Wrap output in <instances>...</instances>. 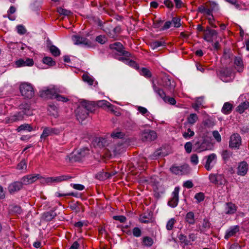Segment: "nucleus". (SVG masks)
<instances>
[{"label": "nucleus", "mask_w": 249, "mask_h": 249, "mask_svg": "<svg viewBox=\"0 0 249 249\" xmlns=\"http://www.w3.org/2000/svg\"><path fill=\"white\" fill-rule=\"evenodd\" d=\"M248 165L246 162L243 161L240 163L238 167V175L240 176H245L248 171Z\"/></svg>", "instance_id": "b1692460"}, {"label": "nucleus", "mask_w": 249, "mask_h": 249, "mask_svg": "<svg viewBox=\"0 0 249 249\" xmlns=\"http://www.w3.org/2000/svg\"><path fill=\"white\" fill-rule=\"evenodd\" d=\"M61 130L57 128L51 127H45L44 128L40 138L41 139H46L47 137L53 135H59Z\"/></svg>", "instance_id": "1a4fd4ad"}, {"label": "nucleus", "mask_w": 249, "mask_h": 249, "mask_svg": "<svg viewBox=\"0 0 249 249\" xmlns=\"http://www.w3.org/2000/svg\"><path fill=\"white\" fill-rule=\"evenodd\" d=\"M194 148L195 149V151L197 152H201L208 150L207 147L206 146L205 142H202L201 143L199 142H196L194 145Z\"/></svg>", "instance_id": "cd10ccee"}, {"label": "nucleus", "mask_w": 249, "mask_h": 249, "mask_svg": "<svg viewBox=\"0 0 249 249\" xmlns=\"http://www.w3.org/2000/svg\"><path fill=\"white\" fill-rule=\"evenodd\" d=\"M97 145L99 147H105L108 144L107 140L105 138H99L97 139Z\"/></svg>", "instance_id": "603ef678"}, {"label": "nucleus", "mask_w": 249, "mask_h": 249, "mask_svg": "<svg viewBox=\"0 0 249 249\" xmlns=\"http://www.w3.org/2000/svg\"><path fill=\"white\" fill-rule=\"evenodd\" d=\"M15 64L17 67H21L24 66H32L34 65L33 59L27 58L24 60L20 58L15 61Z\"/></svg>", "instance_id": "6ab92c4d"}, {"label": "nucleus", "mask_w": 249, "mask_h": 249, "mask_svg": "<svg viewBox=\"0 0 249 249\" xmlns=\"http://www.w3.org/2000/svg\"><path fill=\"white\" fill-rule=\"evenodd\" d=\"M96 108L98 107L102 108H107L112 111H114V106L106 100H100L97 101L96 103Z\"/></svg>", "instance_id": "4be33fe9"}, {"label": "nucleus", "mask_w": 249, "mask_h": 249, "mask_svg": "<svg viewBox=\"0 0 249 249\" xmlns=\"http://www.w3.org/2000/svg\"><path fill=\"white\" fill-rule=\"evenodd\" d=\"M42 62L49 67H53L56 65L55 61L53 60L52 57L49 56L44 57L42 58Z\"/></svg>", "instance_id": "f704fd0d"}, {"label": "nucleus", "mask_w": 249, "mask_h": 249, "mask_svg": "<svg viewBox=\"0 0 249 249\" xmlns=\"http://www.w3.org/2000/svg\"><path fill=\"white\" fill-rule=\"evenodd\" d=\"M19 90L22 96L25 98L31 99L35 94L33 86L29 83H21L19 86Z\"/></svg>", "instance_id": "7ed1b4c3"}, {"label": "nucleus", "mask_w": 249, "mask_h": 249, "mask_svg": "<svg viewBox=\"0 0 249 249\" xmlns=\"http://www.w3.org/2000/svg\"><path fill=\"white\" fill-rule=\"evenodd\" d=\"M27 168V162L25 159H23L18 164L17 169L18 170H22Z\"/></svg>", "instance_id": "13d9d810"}, {"label": "nucleus", "mask_w": 249, "mask_h": 249, "mask_svg": "<svg viewBox=\"0 0 249 249\" xmlns=\"http://www.w3.org/2000/svg\"><path fill=\"white\" fill-rule=\"evenodd\" d=\"M58 108L56 106L53 104H50L48 105V111L49 112L50 115L56 116Z\"/></svg>", "instance_id": "58836bf2"}, {"label": "nucleus", "mask_w": 249, "mask_h": 249, "mask_svg": "<svg viewBox=\"0 0 249 249\" xmlns=\"http://www.w3.org/2000/svg\"><path fill=\"white\" fill-rule=\"evenodd\" d=\"M112 218L114 220L119 221L121 223H124L126 220V218L124 215H114Z\"/></svg>", "instance_id": "680f3d73"}, {"label": "nucleus", "mask_w": 249, "mask_h": 249, "mask_svg": "<svg viewBox=\"0 0 249 249\" xmlns=\"http://www.w3.org/2000/svg\"><path fill=\"white\" fill-rule=\"evenodd\" d=\"M226 210V213L227 214H232L234 213L236 211V206L235 204L230 202L226 203V206L225 208Z\"/></svg>", "instance_id": "7c9ffc66"}, {"label": "nucleus", "mask_w": 249, "mask_h": 249, "mask_svg": "<svg viewBox=\"0 0 249 249\" xmlns=\"http://www.w3.org/2000/svg\"><path fill=\"white\" fill-rule=\"evenodd\" d=\"M232 155V152L228 150H224L222 151L221 156L225 163L227 162Z\"/></svg>", "instance_id": "72a5a7b5"}, {"label": "nucleus", "mask_w": 249, "mask_h": 249, "mask_svg": "<svg viewBox=\"0 0 249 249\" xmlns=\"http://www.w3.org/2000/svg\"><path fill=\"white\" fill-rule=\"evenodd\" d=\"M71 38L75 45H83L88 46H90V41L84 36L80 35H73Z\"/></svg>", "instance_id": "f8f14e48"}, {"label": "nucleus", "mask_w": 249, "mask_h": 249, "mask_svg": "<svg viewBox=\"0 0 249 249\" xmlns=\"http://www.w3.org/2000/svg\"><path fill=\"white\" fill-rule=\"evenodd\" d=\"M152 221V215L148 213L147 215H144L141 218V223H148Z\"/></svg>", "instance_id": "4d7b16f0"}, {"label": "nucleus", "mask_w": 249, "mask_h": 249, "mask_svg": "<svg viewBox=\"0 0 249 249\" xmlns=\"http://www.w3.org/2000/svg\"><path fill=\"white\" fill-rule=\"evenodd\" d=\"M153 47H160L166 46H172L173 43L171 41H168L164 38H161L159 40H156L152 42Z\"/></svg>", "instance_id": "5701e85b"}, {"label": "nucleus", "mask_w": 249, "mask_h": 249, "mask_svg": "<svg viewBox=\"0 0 249 249\" xmlns=\"http://www.w3.org/2000/svg\"><path fill=\"white\" fill-rule=\"evenodd\" d=\"M217 33L215 30L211 29L208 27L205 31L204 34V38L207 41H213V39L217 37Z\"/></svg>", "instance_id": "4468645a"}, {"label": "nucleus", "mask_w": 249, "mask_h": 249, "mask_svg": "<svg viewBox=\"0 0 249 249\" xmlns=\"http://www.w3.org/2000/svg\"><path fill=\"white\" fill-rule=\"evenodd\" d=\"M175 222L176 220L175 219V218H171L167 223L166 226V229L168 231L172 230L174 227V225Z\"/></svg>", "instance_id": "6e6d98bb"}, {"label": "nucleus", "mask_w": 249, "mask_h": 249, "mask_svg": "<svg viewBox=\"0 0 249 249\" xmlns=\"http://www.w3.org/2000/svg\"><path fill=\"white\" fill-rule=\"evenodd\" d=\"M141 75H142L147 79H150L152 76V74L149 69L141 68Z\"/></svg>", "instance_id": "4c0bfd02"}, {"label": "nucleus", "mask_w": 249, "mask_h": 249, "mask_svg": "<svg viewBox=\"0 0 249 249\" xmlns=\"http://www.w3.org/2000/svg\"><path fill=\"white\" fill-rule=\"evenodd\" d=\"M118 59L119 60L126 61V62H128V64L129 66L135 68L137 70H138L139 68L138 64H137L134 61L132 60H130L124 57H119L118 58Z\"/></svg>", "instance_id": "a19ab883"}, {"label": "nucleus", "mask_w": 249, "mask_h": 249, "mask_svg": "<svg viewBox=\"0 0 249 249\" xmlns=\"http://www.w3.org/2000/svg\"><path fill=\"white\" fill-rule=\"evenodd\" d=\"M201 99V97H199L197 99L196 102V103L193 104L192 105V107L196 111H198L199 109V107L202 105V103H200L199 100Z\"/></svg>", "instance_id": "052dcab7"}, {"label": "nucleus", "mask_w": 249, "mask_h": 249, "mask_svg": "<svg viewBox=\"0 0 249 249\" xmlns=\"http://www.w3.org/2000/svg\"><path fill=\"white\" fill-rule=\"evenodd\" d=\"M21 110L6 117L5 119V123L11 124L14 122L22 120L24 116H30L33 115V110L31 108L30 104L23 103L19 106Z\"/></svg>", "instance_id": "f257e3e1"}, {"label": "nucleus", "mask_w": 249, "mask_h": 249, "mask_svg": "<svg viewBox=\"0 0 249 249\" xmlns=\"http://www.w3.org/2000/svg\"><path fill=\"white\" fill-rule=\"evenodd\" d=\"M185 221L189 225H194L196 222L194 213L193 212H188L185 216Z\"/></svg>", "instance_id": "a878e982"}, {"label": "nucleus", "mask_w": 249, "mask_h": 249, "mask_svg": "<svg viewBox=\"0 0 249 249\" xmlns=\"http://www.w3.org/2000/svg\"><path fill=\"white\" fill-rule=\"evenodd\" d=\"M239 231V227L238 226H234L230 227L227 231L224 238L228 239L230 237L235 235L236 233Z\"/></svg>", "instance_id": "412c9836"}, {"label": "nucleus", "mask_w": 249, "mask_h": 249, "mask_svg": "<svg viewBox=\"0 0 249 249\" xmlns=\"http://www.w3.org/2000/svg\"><path fill=\"white\" fill-rule=\"evenodd\" d=\"M233 56V55L229 51H227L225 50L222 56V59H227L228 60L227 63H230L231 61Z\"/></svg>", "instance_id": "3c124183"}, {"label": "nucleus", "mask_w": 249, "mask_h": 249, "mask_svg": "<svg viewBox=\"0 0 249 249\" xmlns=\"http://www.w3.org/2000/svg\"><path fill=\"white\" fill-rule=\"evenodd\" d=\"M58 89L53 87L40 91V96L45 99H53Z\"/></svg>", "instance_id": "0eeeda50"}, {"label": "nucleus", "mask_w": 249, "mask_h": 249, "mask_svg": "<svg viewBox=\"0 0 249 249\" xmlns=\"http://www.w3.org/2000/svg\"><path fill=\"white\" fill-rule=\"evenodd\" d=\"M216 179L217 181V184L221 185L225 182V178L222 175L216 174Z\"/></svg>", "instance_id": "69168bd1"}, {"label": "nucleus", "mask_w": 249, "mask_h": 249, "mask_svg": "<svg viewBox=\"0 0 249 249\" xmlns=\"http://www.w3.org/2000/svg\"><path fill=\"white\" fill-rule=\"evenodd\" d=\"M179 191V188L178 187H175L172 194V198L168 202V205L172 208L176 207L178 204Z\"/></svg>", "instance_id": "ddd939ff"}, {"label": "nucleus", "mask_w": 249, "mask_h": 249, "mask_svg": "<svg viewBox=\"0 0 249 249\" xmlns=\"http://www.w3.org/2000/svg\"><path fill=\"white\" fill-rule=\"evenodd\" d=\"M96 178L100 180H105L109 178V172L103 171L99 172L96 174Z\"/></svg>", "instance_id": "e433bc0d"}, {"label": "nucleus", "mask_w": 249, "mask_h": 249, "mask_svg": "<svg viewBox=\"0 0 249 249\" xmlns=\"http://www.w3.org/2000/svg\"><path fill=\"white\" fill-rule=\"evenodd\" d=\"M235 69L239 72H242L244 69L242 59L240 56H235L234 59Z\"/></svg>", "instance_id": "aec40b11"}, {"label": "nucleus", "mask_w": 249, "mask_h": 249, "mask_svg": "<svg viewBox=\"0 0 249 249\" xmlns=\"http://www.w3.org/2000/svg\"><path fill=\"white\" fill-rule=\"evenodd\" d=\"M69 207L71 210L74 211L77 213H79L80 211L82 212L84 211L82 205L78 202L70 204Z\"/></svg>", "instance_id": "c756f323"}, {"label": "nucleus", "mask_w": 249, "mask_h": 249, "mask_svg": "<svg viewBox=\"0 0 249 249\" xmlns=\"http://www.w3.org/2000/svg\"><path fill=\"white\" fill-rule=\"evenodd\" d=\"M158 85L162 87L169 93L172 94L175 90L176 83L174 80L168 75L160 77L158 80Z\"/></svg>", "instance_id": "f03ea898"}, {"label": "nucleus", "mask_w": 249, "mask_h": 249, "mask_svg": "<svg viewBox=\"0 0 249 249\" xmlns=\"http://www.w3.org/2000/svg\"><path fill=\"white\" fill-rule=\"evenodd\" d=\"M249 107V102L245 101L241 103L236 108V110L239 113L241 114L244 112Z\"/></svg>", "instance_id": "2f4dec72"}, {"label": "nucleus", "mask_w": 249, "mask_h": 249, "mask_svg": "<svg viewBox=\"0 0 249 249\" xmlns=\"http://www.w3.org/2000/svg\"><path fill=\"white\" fill-rule=\"evenodd\" d=\"M59 92L60 90L58 89V91L57 92V93L55 94L54 99H56L58 101H61L63 102H67L69 101V99L67 97L59 94Z\"/></svg>", "instance_id": "49530a36"}, {"label": "nucleus", "mask_w": 249, "mask_h": 249, "mask_svg": "<svg viewBox=\"0 0 249 249\" xmlns=\"http://www.w3.org/2000/svg\"><path fill=\"white\" fill-rule=\"evenodd\" d=\"M233 108V106L230 102H226L224 104L221 111L226 115L230 114Z\"/></svg>", "instance_id": "bb28decb"}, {"label": "nucleus", "mask_w": 249, "mask_h": 249, "mask_svg": "<svg viewBox=\"0 0 249 249\" xmlns=\"http://www.w3.org/2000/svg\"><path fill=\"white\" fill-rule=\"evenodd\" d=\"M195 198H196L198 201V202H201L204 199V195L203 193H197L195 196Z\"/></svg>", "instance_id": "774afa93"}, {"label": "nucleus", "mask_w": 249, "mask_h": 249, "mask_svg": "<svg viewBox=\"0 0 249 249\" xmlns=\"http://www.w3.org/2000/svg\"><path fill=\"white\" fill-rule=\"evenodd\" d=\"M241 144V138L238 133L233 134L230 137L229 147L239 149Z\"/></svg>", "instance_id": "9b49d317"}, {"label": "nucleus", "mask_w": 249, "mask_h": 249, "mask_svg": "<svg viewBox=\"0 0 249 249\" xmlns=\"http://www.w3.org/2000/svg\"><path fill=\"white\" fill-rule=\"evenodd\" d=\"M75 113L77 119L79 121L85 120L89 115V112L86 110V108L81 105L75 110Z\"/></svg>", "instance_id": "2eb2a0df"}, {"label": "nucleus", "mask_w": 249, "mask_h": 249, "mask_svg": "<svg viewBox=\"0 0 249 249\" xmlns=\"http://www.w3.org/2000/svg\"><path fill=\"white\" fill-rule=\"evenodd\" d=\"M198 118L196 114L191 113L187 117V121L189 124L193 125L198 120Z\"/></svg>", "instance_id": "ea45409f"}, {"label": "nucleus", "mask_w": 249, "mask_h": 249, "mask_svg": "<svg viewBox=\"0 0 249 249\" xmlns=\"http://www.w3.org/2000/svg\"><path fill=\"white\" fill-rule=\"evenodd\" d=\"M80 105L85 108L88 112H93L96 108V103L93 101L82 100L80 102Z\"/></svg>", "instance_id": "f3484780"}, {"label": "nucleus", "mask_w": 249, "mask_h": 249, "mask_svg": "<svg viewBox=\"0 0 249 249\" xmlns=\"http://www.w3.org/2000/svg\"><path fill=\"white\" fill-rule=\"evenodd\" d=\"M39 174L29 175L26 176L27 178V180L29 182V184L34 183L35 181L38 179L39 178Z\"/></svg>", "instance_id": "09e8293b"}, {"label": "nucleus", "mask_w": 249, "mask_h": 249, "mask_svg": "<svg viewBox=\"0 0 249 249\" xmlns=\"http://www.w3.org/2000/svg\"><path fill=\"white\" fill-rule=\"evenodd\" d=\"M141 114L145 116V117L150 121H152L153 119L152 114L147 110V109L142 107H141Z\"/></svg>", "instance_id": "37998d69"}, {"label": "nucleus", "mask_w": 249, "mask_h": 249, "mask_svg": "<svg viewBox=\"0 0 249 249\" xmlns=\"http://www.w3.org/2000/svg\"><path fill=\"white\" fill-rule=\"evenodd\" d=\"M231 73V69L228 67L222 68L218 71V75L221 78L230 77Z\"/></svg>", "instance_id": "393cba45"}, {"label": "nucleus", "mask_w": 249, "mask_h": 249, "mask_svg": "<svg viewBox=\"0 0 249 249\" xmlns=\"http://www.w3.org/2000/svg\"><path fill=\"white\" fill-rule=\"evenodd\" d=\"M189 166L184 164L180 166L173 165L170 168L171 172L176 175L183 174L187 171Z\"/></svg>", "instance_id": "dca6fc26"}, {"label": "nucleus", "mask_w": 249, "mask_h": 249, "mask_svg": "<svg viewBox=\"0 0 249 249\" xmlns=\"http://www.w3.org/2000/svg\"><path fill=\"white\" fill-rule=\"evenodd\" d=\"M195 135V132L191 130V129L189 128L187 129V132H184L183 133V137L184 138H190L191 137H193V136H194Z\"/></svg>", "instance_id": "bf43d9fd"}, {"label": "nucleus", "mask_w": 249, "mask_h": 249, "mask_svg": "<svg viewBox=\"0 0 249 249\" xmlns=\"http://www.w3.org/2000/svg\"><path fill=\"white\" fill-rule=\"evenodd\" d=\"M10 211L15 214H19L22 213V209L18 205H13L10 206Z\"/></svg>", "instance_id": "79ce46f5"}, {"label": "nucleus", "mask_w": 249, "mask_h": 249, "mask_svg": "<svg viewBox=\"0 0 249 249\" xmlns=\"http://www.w3.org/2000/svg\"><path fill=\"white\" fill-rule=\"evenodd\" d=\"M88 153L89 149L87 148H83L80 150H75L69 155V160L71 162L79 161L85 157Z\"/></svg>", "instance_id": "39448f33"}, {"label": "nucleus", "mask_w": 249, "mask_h": 249, "mask_svg": "<svg viewBox=\"0 0 249 249\" xmlns=\"http://www.w3.org/2000/svg\"><path fill=\"white\" fill-rule=\"evenodd\" d=\"M124 136V133L118 130L114 131L111 134V137L113 138L122 139Z\"/></svg>", "instance_id": "8fccbe9b"}, {"label": "nucleus", "mask_w": 249, "mask_h": 249, "mask_svg": "<svg viewBox=\"0 0 249 249\" xmlns=\"http://www.w3.org/2000/svg\"><path fill=\"white\" fill-rule=\"evenodd\" d=\"M51 53L54 56H58L60 54V51L58 48H49Z\"/></svg>", "instance_id": "e2e57ef3"}, {"label": "nucleus", "mask_w": 249, "mask_h": 249, "mask_svg": "<svg viewBox=\"0 0 249 249\" xmlns=\"http://www.w3.org/2000/svg\"><path fill=\"white\" fill-rule=\"evenodd\" d=\"M141 183H146L153 186V188L154 192V196L157 198L160 197L161 194L163 193V191L159 190L158 186L154 185L153 178L152 177H141Z\"/></svg>", "instance_id": "423d86ee"}, {"label": "nucleus", "mask_w": 249, "mask_h": 249, "mask_svg": "<svg viewBox=\"0 0 249 249\" xmlns=\"http://www.w3.org/2000/svg\"><path fill=\"white\" fill-rule=\"evenodd\" d=\"M142 245L146 247H151L153 243V239L149 236H144L142 240Z\"/></svg>", "instance_id": "473e14b6"}, {"label": "nucleus", "mask_w": 249, "mask_h": 249, "mask_svg": "<svg viewBox=\"0 0 249 249\" xmlns=\"http://www.w3.org/2000/svg\"><path fill=\"white\" fill-rule=\"evenodd\" d=\"M157 138V135L155 131L150 129H146L141 133V140L143 141H152Z\"/></svg>", "instance_id": "9d476101"}, {"label": "nucleus", "mask_w": 249, "mask_h": 249, "mask_svg": "<svg viewBox=\"0 0 249 249\" xmlns=\"http://www.w3.org/2000/svg\"><path fill=\"white\" fill-rule=\"evenodd\" d=\"M206 160L205 168L207 171L211 170L215 165L217 160V156L214 153L211 154L204 157Z\"/></svg>", "instance_id": "6e6552de"}, {"label": "nucleus", "mask_w": 249, "mask_h": 249, "mask_svg": "<svg viewBox=\"0 0 249 249\" xmlns=\"http://www.w3.org/2000/svg\"><path fill=\"white\" fill-rule=\"evenodd\" d=\"M184 148L187 153H190L192 149V143L190 142H187L184 145Z\"/></svg>", "instance_id": "338daca9"}, {"label": "nucleus", "mask_w": 249, "mask_h": 249, "mask_svg": "<svg viewBox=\"0 0 249 249\" xmlns=\"http://www.w3.org/2000/svg\"><path fill=\"white\" fill-rule=\"evenodd\" d=\"M56 216V214L53 211L47 212L43 213L42 219L45 221L49 222L52 220Z\"/></svg>", "instance_id": "c85d7f7f"}, {"label": "nucleus", "mask_w": 249, "mask_h": 249, "mask_svg": "<svg viewBox=\"0 0 249 249\" xmlns=\"http://www.w3.org/2000/svg\"><path fill=\"white\" fill-rule=\"evenodd\" d=\"M16 8L15 7H14L13 6H11L10 8L8 10V11H7L8 18L10 20L14 19V18H12V17H11V15L14 14L16 12Z\"/></svg>", "instance_id": "0e129e2a"}, {"label": "nucleus", "mask_w": 249, "mask_h": 249, "mask_svg": "<svg viewBox=\"0 0 249 249\" xmlns=\"http://www.w3.org/2000/svg\"><path fill=\"white\" fill-rule=\"evenodd\" d=\"M111 49L112 48H110ZM115 49V51L116 52L115 53L117 54L119 56H124V57H128L130 53L125 50H124L123 49L124 48H113Z\"/></svg>", "instance_id": "c9c22d12"}, {"label": "nucleus", "mask_w": 249, "mask_h": 249, "mask_svg": "<svg viewBox=\"0 0 249 249\" xmlns=\"http://www.w3.org/2000/svg\"><path fill=\"white\" fill-rule=\"evenodd\" d=\"M211 226V223L206 218H205L203 220L202 223V228L201 231H206L208 230Z\"/></svg>", "instance_id": "a18cd8bd"}, {"label": "nucleus", "mask_w": 249, "mask_h": 249, "mask_svg": "<svg viewBox=\"0 0 249 249\" xmlns=\"http://www.w3.org/2000/svg\"><path fill=\"white\" fill-rule=\"evenodd\" d=\"M178 237L180 242L185 245H188L190 243V241L187 239V236L181 233L178 234Z\"/></svg>", "instance_id": "de8ad7c7"}, {"label": "nucleus", "mask_w": 249, "mask_h": 249, "mask_svg": "<svg viewBox=\"0 0 249 249\" xmlns=\"http://www.w3.org/2000/svg\"><path fill=\"white\" fill-rule=\"evenodd\" d=\"M22 188L21 183L19 181H14L9 185L8 190L10 194H13L20 191Z\"/></svg>", "instance_id": "a211bd4d"}, {"label": "nucleus", "mask_w": 249, "mask_h": 249, "mask_svg": "<svg viewBox=\"0 0 249 249\" xmlns=\"http://www.w3.org/2000/svg\"><path fill=\"white\" fill-rule=\"evenodd\" d=\"M33 127L30 124H24L18 126L17 128V131L18 132H20L22 130H27L29 132H31L33 130Z\"/></svg>", "instance_id": "c03bdc74"}, {"label": "nucleus", "mask_w": 249, "mask_h": 249, "mask_svg": "<svg viewBox=\"0 0 249 249\" xmlns=\"http://www.w3.org/2000/svg\"><path fill=\"white\" fill-rule=\"evenodd\" d=\"M82 79L84 81L87 82L90 85L93 84V79L87 74H84L83 75Z\"/></svg>", "instance_id": "5fc2aeb1"}, {"label": "nucleus", "mask_w": 249, "mask_h": 249, "mask_svg": "<svg viewBox=\"0 0 249 249\" xmlns=\"http://www.w3.org/2000/svg\"><path fill=\"white\" fill-rule=\"evenodd\" d=\"M152 87L154 91L158 94L165 103H169L172 105H174L176 104L175 99L173 97L167 96L164 90L161 88L158 87L153 81H152Z\"/></svg>", "instance_id": "20e7f679"}, {"label": "nucleus", "mask_w": 249, "mask_h": 249, "mask_svg": "<svg viewBox=\"0 0 249 249\" xmlns=\"http://www.w3.org/2000/svg\"><path fill=\"white\" fill-rule=\"evenodd\" d=\"M95 40L103 45L107 41V38L105 35H99L96 37Z\"/></svg>", "instance_id": "864d4df0"}]
</instances>
